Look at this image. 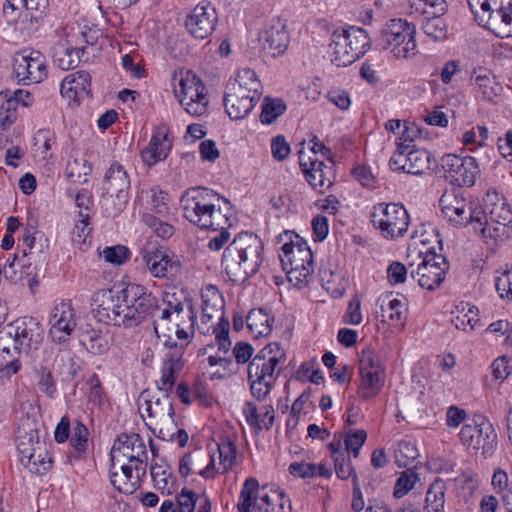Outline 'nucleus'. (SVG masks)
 Masks as SVG:
<instances>
[{
    "label": "nucleus",
    "instance_id": "72a5a7b5",
    "mask_svg": "<svg viewBox=\"0 0 512 512\" xmlns=\"http://www.w3.org/2000/svg\"><path fill=\"white\" fill-rule=\"evenodd\" d=\"M471 82L477 92L483 100L498 103L503 87L497 82L496 77L492 72L484 67H478L473 70L470 77Z\"/></svg>",
    "mask_w": 512,
    "mask_h": 512
},
{
    "label": "nucleus",
    "instance_id": "c9c22d12",
    "mask_svg": "<svg viewBox=\"0 0 512 512\" xmlns=\"http://www.w3.org/2000/svg\"><path fill=\"white\" fill-rule=\"evenodd\" d=\"M4 274L13 281H19L23 285L29 286L32 292L38 285L35 267L28 262L26 249L20 259L16 255L12 259L8 258L4 266Z\"/></svg>",
    "mask_w": 512,
    "mask_h": 512
},
{
    "label": "nucleus",
    "instance_id": "de8ad7c7",
    "mask_svg": "<svg viewBox=\"0 0 512 512\" xmlns=\"http://www.w3.org/2000/svg\"><path fill=\"white\" fill-rule=\"evenodd\" d=\"M398 467H415L419 451L415 441L404 439L398 442L394 453Z\"/></svg>",
    "mask_w": 512,
    "mask_h": 512
},
{
    "label": "nucleus",
    "instance_id": "ddd939ff",
    "mask_svg": "<svg viewBox=\"0 0 512 512\" xmlns=\"http://www.w3.org/2000/svg\"><path fill=\"white\" fill-rule=\"evenodd\" d=\"M103 205L113 216L122 212L129 201L130 178L119 162H112L104 174L102 184Z\"/></svg>",
    "mask_w": 512,
    "mask_h": 512
},
{
    "label": "nucleus",
    "instance_id": "f8f14e48",
    "mask_svg": "<svg viewBox=\"0 0 512 512\" xmlns=\"http://www.w3.org/2000/svg\"><path fill=\"white\" fill-rule=\"evenodd\" d=\"M416 28L403 19H391L381 30L379 45L397 59H408L417 53Z\"/></svg>",
    "mask_w": 512,
    "mask_h": 512
},
{
    "label": "nucleus",
    "instance_id": "5fc2aeb1",
    "mask_svg": "<svg viewBox=\"0 0 512 512\" xmlns=\"http://www.w3.org/2000/svg\"><path fill=\"white\" fill-rule=\"evenodd\" d=\"M422 30L426 36L434 41H440L447 36V25L441 15H432L422 23Z\"/></svg>",
    "mask_w": 512,
    "mask_h": 512
},
{
    "label": "nucleus",
    "instance_id": "2f4dec72",
    "mask_svg": "<svg viewBox=\"0 0 512 512\" xmlns=\"http://www.w3.org/2000/svg\"><path fill=\"white\" fill-rule=\"evenodd\" d=\"M259 41L263 51L275 57L287 50L290 36L285 24L276 20L260 33Z\"/></svg>",
    "mask_w": 512,
    "mask_h": 512
},
{
    "label": "nucleus",
    "instance_id": "58836bf2",
    "mask_svg": "<svg viewBox=\"0 0 512 512\" xmlns=\"http://www.w3.org/2000/svg\"><path fill=\"white\" fill-rule=\"evenodd\" d=\"M242 412L247 423L258 430H269L274 424L275 410L271 404L257 407L254 403L246 401Z\"/></svg>",
    "mask_w": 512,
    "mask_h": 512
},
{
    "label": "nucleus",
    "instance_id": "aec40b11",
    "mask_svg": "<svg viewBox=\"0 0 512 512\" xmlns=\"http://www.w3.org/2000/svg\"><path fill=\"white\" fill-rule=\"evenodd\" d=\"M78 318L70 301L60 300L53 304L48 317V336L54 344L68 342L77 327Z\"/></svg>",
    "mask_w": 512,
    "mask_h": 512
},
{
    "label": "nucleus",
    "instance_id": "e2e57ef3",
    "mask_svg": "<svg viewBox=\"0 0 512 512\" xmlns=\"http://www.w3.org/2000/svg\"><path fill=\"white\" fill-rule=\"evenodd\" d=\"M495 288L501 298L512 301V271H497Z\"/></svg>",
    "mask_w": 512,
    "mask_h": 512
},
{
    "label": "nucleus",
    "instance_id": "338daca9",
    "mask_svg": "<svg viewBox=\"0 0 512 512\" xmlns=\"http://www.w3.org/2000/svg\"><path fill=\"white\" fill-rule=\"evenodd\" d=\"M35 146L41 150L43 158L51 157L50 150L55 144V135L49 130H39L35 136Z\"/></svg>",
    "mask_w": 512,
    "mask_h": 512
},
{
    "label": "nucleus",
    "instance_id": "9d476101",
    "mask_svg": "<svg viewBox=\"0 0 512 512\" xmlns=\"http://www.w3.org/2000/svg\"><path fill=\"white\" fill-rule=\"evenodd\" d=\"M178 373H173L171 375V385L164 383V362L162 363L161 368V378L159 390L163 393L162 398H151L144 399L143 402L139 404V411L144 419H148V425L153 427V430H158L159 434H164V431L170 432L175 424V413L172 402L169 398V393L172 391L173 386L175 385L176 375Z\"/></svg>",
    "mask_w": 512,
    "mask_h": 512
},
{
    "label": "nucleus",
    "instance_id": "20e7f679",
    "mask_svg": "<svg viewBox=\"0 0 512 512\" xmlns=\"http://www.w3.org/2000/svg\"><path fill=\"white\" fill-rule=\"evenodd\" d=\"M264 245L261 238L252 232H241L226 246V275L233 282L237 276L243 280L255 274L263 262Z\"/></svg>",
    "mask_w": 512,
    "mask_h": 512
},
{
    "label": "nucleus",
    "instance_id": "a878e982",
    "mask_svg": "<svg viewBox=\"0 0 512 512\" xmlns=\"http://www.w3.org/2000/svg\"><path fill=\"white\" fill-rule=\"evenodd\" d=\"M431 155L424 149L409 150V145L400 144L389 160L393 171H403L413 175H421L430 169Z\"/></svg>",
    "mask_w": 512,
    "mask_h": 512
},
{
    "label": "nucleus",
    "instance_id": "f3484780",
    "mask_svg": "<svg viewBox=\"0 0 512 512\" xmlns=\"http://www.w3.org/2000/svg\"><path fill=\"white\" fill-rule=\"evenodd\" d=\"M421 262L416 269H411L410 275L416 279L419 286L423 289L433 291L440 287L445 280L446 274L450 268L446 257L428 250L424 255H419Z\"/></svg>",
    "mask_w": 512,
    "mask_h": 512
},
{
    "label": "nucleus",
    "instance_id": "39448f33",
    "mask_svg": "<svg viewBox=\"0 0 512 512\" xmlns=\"http://www.w3.org/2000/svg\"><path fill=\"white\" fill-rule=\"evenodd\" d=\"M279 240H287L281 247L279 258L288 280L298 288L308 285L314 271L310 247L302 237L290 231L280 235Z\"/></svg>",
    "mask_w": 512,
    "mask_h": 512
},
{
    "label": "nucleus",
    "instance_id": "f257e3e1",
    "mask_svg": "<svg viewBox=\"0 0 512 512\" xmlns=\"http://www.w3.org/2000/svg\"><path fill=\"white\" fill-rule=\"evenodd\" d=\"M164 308L153 322L154 332L162 343L164 353V383L171 385V375L180 373L186 364L185 353L194 336V314L175 294L165 293Z\"/></svg>",
    "mask_w": 512,
    "mask_h": 512
},
{
    "label": "nucleus",
    "instance_id": "393cba45",
    "mask_svg": "<svg viewBox=\"0 0 512 512\" xmlns=\"http://www.w3.org/2000/svg\"><path fill=\"white\" fill-rule=\"evenodd\" d=\"M147 450L139 434H121L115 440L111 450V462L133 464L146 467Z\"/></svg>",
    "mask_w": 512,
    "mask_h": 512
},
{
    "label": "nucleus",
    "instance_id": "a19ab883",
    "mask_svg": "<svg viewBox=\"0 0 512 512\" xmlns=\"http://www.w3.org/2000/svg\"><path fill=\"white\" fill-rule=\"evenodd\" d=\"M84 47L73 46L71 42H58L53 51V61L60 69L67 71L76 68L81 62Z\"/></svg>",
    "mask_w": 512,
    "mask_h": 512
},
{
    "label": "nucleus",
    "instance_id": "cd10ccee",
    "mask_svg": "<svg viewBox=\"0 0 512 512\" xmlns=\"http://www.w3.org/2000/svg\"><path fill=\"white\" fill-rule=\"evenodd\" d=\"M217 22L216 9L211 2L203 0L187 16L185 25L193 37L204 39L214 31Z\"/></svg>",
    "mask_w": 512,
    "mask_h": 512
},
{
    "label": "nucleus",
    "instance_id": "2eb2a0df",
    "mask_svg": "<svg viewBox=\"0 0 512 512\" xmlns=\"http://www.w3.org/2000/svg\"><path fill=\"white\" fill-rule=\"evenodd\" d=\"M124 287L113 286L97 291L93 296L92 311L99 322L126 326Z\"/></svg>",
    "mask_w": 512,
    "mask_h": 512
},
{
    "label": "nucleus",
    "instance_id": "6e6d98bb",
    "mask_svg": "<svg viewBox=\"0 0 512 512\" xmlns=\"http://www.w3.org/2000/svg\"><path fill=\"white\" fill-rule=\"evenodd\" d=\"M334 466H335L336 475L340 479L346 480L349 477H352L353 492H354L355 495L357 493H360V486H359V482H358V477H357V474H356L354 468L351 465L349 455L335 457Z\"/></svg>",
    "mask_w": 512,
    "mask_h": 512
},
{
    "label": "nucleus",
    "instance_id": "4d7b16f0",
    "mask_svg": "<svg viewBox=\"0 0 512 512\" xmlns=\"http://www.w3.org/2000/svg\"><path fill=\"white\" fill-rule=\"evenodd\" d=\"M144 224L149 227L157 237L161 239H170L174 233L175 228L173 225L163 222L152 213H144L142 215Z\"/></svg>",
    "mask_w": 512,
    "mask_h": 512
},
{
    "label": "nucleus",
    "instance_id": "a18cd8bd",
    "mask_svg": "<svg viewBox=\"0 0 512 512\" xmlns=\"http://www.w3.org/2000/svg\"><path fill=\"white\" fill-rule=\"evenodd\" d=\"M150 474L156 489L162 494H171L174 490V481L170 467L162 461L161 463H154L150 467Z\"/></svg>",
    "mask_w": 512,
    "mask_h": 512
},
{
    "label": "nucleus",
    "instance_id": "680f3d73",
    "mask_svg": "<svg viewBox=\"0 0 512 512\" xmlns=\"http://www.w3.org/2000/svg\"><path fill=\"white\" fill-rule=\"evenodd\" d=\"M89 432L87 427L80 421H76L70 437L71 446L79 453L87 448Z\"/></svg>",
    "mask_w": 512,
    "mask_h": 512
},
{
    "label": "nucleus",
    "instance_id": "ea45409f",
    "mask_svg": "<svg viewBox=\"0 0 512 512\" xmlns=\"http://www.w3.org/2000/svg\"><path fill=\"white\" fill-rule=\"evenodd\" d=\"M274 321L271 309L265 307L254 308L246 316L247 327L256 338L268 336Z\"/></svg>",
    "mask_w": 512,
    "mask_h": 512
},
{
    "label": "nucleus",
    "instance_id": "473e14b6",
    "mask_svg": "<svg viewBox=\"0 0 512 512\" xmlns=\"http://www.w3.org/2000/svg\"><path fill=\"white\" fill-rule=\"evenodd\" d=\"M245 96L253 99H260L262 94V85L256 73L244 68L237 72L234 78H230L226 83V94Z\"/></svg>",
    "mask_w": 512,
    "mask_h": 512
},
{
    "label": "nucleus",
    "instance_id": "1a4fd4ad",
    "mask_svg": "<svg viewBox=\"0 0 512 512\" xmlns=\"http://www.w3.org/2000/svg\"><path fill=\"white\" fill-rule=\"evenodd\" d=\"M371 46L367 32L355 26H350L332 35L331 62L338 67H347L362 57Z\"/></svg>",
    "mask_w": 512,
    "mask_h": 512
},
{
    "label": "nucleus",
    "instance_id": "4be33fe9",
    "mask_svg": "<svg viewBox=\"0 0 512 512\" xmlns=\"http://www.w3.org/2000/svg\"><path fill=\"white\" fill-rule=\"evenodd\" d=\"M299 164L308 183L313 189L325 193L335 179L334 161L325 162L319 158H312L303 150L299 151Z\"/></svg>",
    "mask_w": 512,
    "mask_h": 512
},
{
    "label": "nucleus",
    "instance_id": "69168bd1",
    "mask_svg": "<svg viewBox=\"0 0 512 512\" xmlns=\"http://www.w3.org/2000/svg\"><path fill=\"white\" fill-rule=\"evenodd\" d=\"M367 434L364 430H356L351 434L346 435L344 444L346 454L351 452L356 458L363 444L365 443Z\"/></svg>",
    "mask_w": 512,
    "mask_h": 512
},
{
    "label": "nucleus",
    "instance_id": "49530a36",
    "mask_svg": "<svg viewBox=\"0 0 512 512\" xmlns=\"http://www.w3.org/2000/svg\"><path fill=\"white\" fill-rule=\"evenodd\" d=\"M446 483L440 478L432 482L426 493V512H443L445 505Z\"/></svg>",
    "mask_w": 512,
    "mask_h": 512
},
{
    "label": "nucleus",
    "instance_id": "3c124183",
    "mask_svg": "<svg viewBox=\"0 0 512 512\" xmlns=\"http://www.w3.org/2000/svg\"><path fill=\"white\" fill-rule=\"evenodd\" d=\"M90 214L79 210L78 219L72 231V241L80 249L88 243L91 238V227H89Z\"/></svg>",
    "mask_w": 512,
    "mask_h": 512
},
{
    "label": "nucleus",
    "instance_id": "6e6552de",
    "mask_svg": "<svg viewBox=\"0 0 512 512\" xmlns=\"http://www.w3.org/2000/svg\"><path fill=\"white\" fill-rule=\"evenodd\" d=\"M479 25L499 38L512 37V0H467Z\"/></svg>",
    "mask_w": 512,
    "mask_h": 512
},
{
    "label": "nucleus",
    "instance_id": "c756f323",
    "mask_svg": "<svg viewBox=\"0 0 512 512\" xmlns=\"http://www.w3.org/2000/svg\"><path fill=\"white\" fill-rule=\"evenodd\" d=\"M179 471L183 477L199 474L205 479L213 478L217 474L216 457L202 450L187 453L180 460Z\"/></svg>",
    "mask_w": 512,
    "mask_h": 512
},
{
    "label": "nucleus",
    "instance_id": "dca6fc26",
    "mask_svg": "<svg viewBox=\"0 0 512 512\" xmlns=\"http://www.w3.org/2000/svg\"><path fill=\"white\" fill-rule=\"evenodd\" d=\"M373 226L380 230L385 238L403 236L409 226V215L402 204L378 203L371 213Z\"/></svg>",
    "mask_w": 512,
    "mask_h": 512
},
{
    "label": "nucleus",
    "instance_id": "0e129e2a",
    "mask_svg": "<svg viewBox=\"0 0 512 512\" xmlns=\"http://www.w3.org/2000/svg\"><path fill=\"white\" fill-rule=\"evenodd\" d=\"M477 312V308L475 306H471L468 308L467 313L455 316L452 322L457 329H461L463 331L474 330L479 322Z\"/></svg>",
    "mask_w": 512,
    "mask_h": 512
},
{
    "label": "nucleus",
    "instance_id": "bf43d9fd",
    "mask_svg": "<svg viewBox=\"0 0 512 512\" xmlns=\"http://www.w3.org/2000/svg\"><path fill=\"white\" fill-rule=\"evenodd\" d=\"M418 481L419 475L414 470L408 468L403 471L395 483L394 496L398 499L404 497Z\"/></svg>",
    "mask_w": 512,
    "mask_h": 512
},
{
    "label": "nucleus",
    "instance_id": "052dcab7",
    "mask_svg": "<svg viewBox=\"0 0 512 512\" xmlns=\"http://www.w3.org/2000/svg\"><path fill=\"white\" fill-rule=\"evenodd\" d=\"M87 350L93 354H103L110 348V342L107 335L92 331L88 333L87 338L83 340Z\"/></svg>",
    "mask_w": 512,
    "mask_h": 512
},
{
    "label": "nucleus",
    "instance_id": "6ab92c4d",
    "mask_svg": "<svg viewBox=\"0 0 512 512\" xmlns=\"http://www.w3.org/2000/svg\"><path fill=\"white\" fill-rule=\"evenodd\" d=\"M460 440L464 446L475 452H481L484 457L491 456L497 448V433L492 423L480 418L472 424L462 426Z\"/></svg>",
    "mask_w": 512,
    "mask_h": 512
},
{
    "label": "nucleus",
    "instance_id": "864d4df0",
    "mask_svg": "<svg viewBox=\"0 0 512 512\" xmlns=\"http://www.w3.org/2000/svg\"><path fill=\"white\" fill-rule=\"evenodd\" d=\"M224 336L218 339L215 336V343L206 344L202 354L207 356V365L204 368H224Z\"/></svg>",
    "mask_w": 512,
    "mask_h": 512
},
{
    "label": "nucleus",
    "instance_id": "f704fd0d",
    "mask_svg": "<svg viewBox=\"0 0 512 512\" xmlns=\"http://www.w3.org/2000/svg\"><path fill=\"white\" fill-rule=\"evenodd\" d=\"M172 142L168 137V132L164 127H158L148 145L141 151V158L144 164L151 167L156 163L167 158Z\"/></svg>",
    "mask_w": 512,
    "mask_h": 512
},
{
    "label": "nucleus",
    "instance_id": "c85d7f7f",
    "mask_svg": "<svg viewBox=\"0 0 512 512\" xmlns=\"http://www.w3.org/2000/svg\"><path fill=\"white\" fill-rule=\"evenodd\" d=\"M146 473V467L133 464L111 462L110 480L115 489L124 494L134 493L140 486L141 477Z\"/></svg>",
    "mask_w": 512,
    "mask_h": 512
},
{
    "label": "nucleus",
    "instance_id": "13d9d810",
    "mask_svg": "<svg viewBox=\"0 0 512 512\" xmlns=\"http://www.w3.org/2000/svg\"><path fill=\"white\" fill-rule=\"evenodd\" d=\"M285 110L286 104L282 99L266 97L262 105L261 122L271 124L277 117L282 115Z\"/></svg>",
    "mask_w": 512,
    "mask_h": 512
},
{
    "label": "nucleus",
    "instance_id": "c03bdc74",
    "mask_svg": "<svg viewBox=\"0 0 512 512\" xmlns=\"http://www.w3.org/2000/svg\"><path fill=\"white\" fill-rule=\"evenodd\" d=\"M258 101V99H253V97H238L234 92L232 94H226V114H228L232 120L243 119L249 115Z\"/></svg>",
    "mask_w": 512,
    "mask_h": 512
},
{
    "label": "nucleus",
    "instance_id": "a211bd4d",
    "mask_svg": "<svg viewBox=\"0 0 512 512\" xmlns=\"http://www.w3.org/2000/svg\"><path fill=\"white\" fill-rule=\"evenodd\" d=\"M126 327L139 324L146 316L159 310L155 296L139 284H128L124 287Z\"/></svg>",
    "mask_w": 512,
    "mask_h": 512
},
{
    "label": "nucleus",
    "instance_id": "603ef678",
    "mask_svg": "<svg viewBox=\"0 0 512 512\" xmlns=\"http://www.w3.org/2000/svg\"><path fill=\"white\" fill-rule=\"evenodd\" d=\"M358 371L386 374L385 366L380 356L370 347H365L361 350Z\"/></svg>",
    "mask_w": 512,
    "mask_h": 512
},
{
    "label": "nucleus",
    "instance_id": "7c9ffc66",
    "mask_svg": "<svg viewBox=\"0 0 512 512\" xmlns=\"http://www.w3.org/2000/svg\"><path fill=\"white\" fill-rule=\"evenodd\" d=\"M142 259L156 278H164L169 272H177L180 268L178 258L163 247L143 250Z\"/></svg>",
    "mask_w": 512,
    "mask_h": 512
},
{
    "label": "nucleus",
    "instance_id": "412c9836",
    "mask_svg": "<svg viewBox=\"0 0 512 512\" xmlns=\"http://www.w3.org/2000/svg\"><path fill=\"white\" fill-rule=\"evenodd\" d=\"M13 75L18 82L36 84L47 78L45 56L39 51H22L13 58Z\"/></svg>",
    "mask_w": 512,
    "mask_h": 512
},
{
    "label": "nucleus",
    "instance_id": "774afa93",
    "mask_svg": "<svg viewBox=\"0 0 512 512\" xmlns=\"http://www.w3.org/2000/svg\"><path fill=\"white\" fill-rule=\"evenodd\" d=\"M198 496L191 490L183 488L177 496V507L179 512H194Z\"/></svg>",
    "mask_w": 512,
    "mask_h": 512
},
{
    "label": "nucleus",
    "instance_id": "8fccbe9b",
    "mask_svg": "<svg viewBox=\"0 0 512 512\" xmlns=\"http://www.w3.org/2000/svg\"><path fill=\"white\" fill-rule=\"evenodd\" d=\"M146 196L148 198L147 208L151 212L160 216L168 214L169 195L167 192L163 191L159 187H153L146 191Z\"/></svg>",
    "mask_w": 512,
    "mask_h": 512
},
{
    "label": "nucleus",
    "instance_id": "bb28decb",
    "mask_svg": "<svg viewBox=\"0 0 512 512\" xmlns=\"http://www.w3.org/2000/svg\"><path fill=\"white\" fill-rule=\"evenodd\" d=\"M443 217L454 226L476 224L477 209L472 210L470 203L455 192H445L440 199Z\"/></svg>",
    "mask_w": 512,
    "mask_h": 512
},
{
    "label": "nucleus",
    "instance_id": "b1692460",
    "mask_svg": "<svg viewBox=\"0 0 512 512\" xmlns=\"http://www.w3.org/2000/svg\"><path fill=\"white\" fill-rule=\"evenodd\" d=\"M14 336V352L28 353L37 349L43 339V329L35 318L22 317L9 324V335Z\"/></svg>",
    "mask_w": 512,
    "mask_h": 512
},
{
    "label": "nucleus",
    "instance_id": "5701e85b",
    "mask_svg": "<svg viewBox=\"0 0 512 512\" xmlns=\"http://www.w3.org/2000/svg\"><path fill=\"white\" fill-rule=\"evenodd\" d=\"M441 167L446 178L458 186H472L480 173L478 163L474 157H461L455 154H446L441 158Z\"/></svg>",
    "mask_w": 512,
    "mask_h": 512
},
{
    "label": "nucleus",
    "instance_id": "e433bc0d",
    "mask_svg": "<svg viewBox=\"0 0 512 512\" xmlns=\"http://www.w3.org/2000/svg\"><path fill=\"white\" fill-rule=\"evenodd\" d=\"M61 95L71 101H79L91 96V76L87 71L79 70L67 75L61 82Z\"/></svg>",
    "mask_w": 512,
    "mask_h": 512
},
{
    "label": "nucleus",
    "instance_id": "4468645a",
    "mask_svg": "<svg viewBox=\"0 0 512 512\" xmlns=\"http://www.w3.org/2000/svg\"><path fill=\"white\" fill-rule=\"evenodd\" d=\"M201 298L199 330L204 335H215L220 339L224 335V296L216 285L207 284L201 290Z\"/></svg>",
    "mask_w": 512,
    "mask_h": 512
},
{
    "label": "nucleus",
    "instance_id": "4c0bfd02",
    "mask_svg": "<svg viewBox=\"0 0 512 512\" xmlns=\"http://www.w3.org/2000/svg\"><path fill=\"white\" fill-rule=\"evenodd\" d=\"M16 448L19 456L33 452L35 446H42L45 443L40 441L37 423L30 418L21 420L16 432Z\"/></svg>",
    "mask_w": 512,
    "mask_h": 512
},
{
    "label": "nucleus",
    "instance_id": "423d86ee",
    "mask_svg": "<svg viewBox=\"0 0 512 512\" xmlns=\"http://www.w3.org/2000/svg\"><path fill=\"white\" fill-rule=\"evenodd\" d=\"M512 223V208L508 201L496 190H488L483 205L477 209L475 229H479L483 238L498 239L508 237Z\"/></svg>",
    "mask_w": 512,
    "mask_h": 512
},
{
    "label": "nucleus",
    "instance_id": "0eeeda50",
    "mask_svg": "<svg viewBox=\"0 0 512 512\" xmlns=\"http://www.w3.org/2000/svg\"><path fill=\"white\" fill-rule=\"evenodd\" d=\"M173 93L181 107L191 116L199 117L208 111V90L193 71L180 69L172 76Z\"/></svg>",
    "mask_w": 512,
    "mask_h": 512
},
{
    "label": "nucleus",
    "instance_id": "f03ea898",
    "mask_svg": "<svg viewBox=\"0 0 512 512\" xmlns=\"http://www.w3.org/2000/svg\"><path fill=\"white\" fill-rule=\"evenodd\" d=\"M286 353L276 342L262 348L248 365L250 391L258 401H264L281 372Z\"/></svg>",
    "mask_w": 512,
    "mask_h": 512
},
{
    "label": "nucleus",
    "instance_id": "09e8293b",
    "mask_svg": "<svg viewBox=\"0 0 512 512\" xmlns=\"http://www.w3.org/2000/svg\"><path fill=\"white\" fill-rule=\"evenodd\" d=\"M392 293L382 295L379 298V301H381V309L384 311V305L387 302V310L389 311L388 318L390 321H392L394 324H399L401 326H404L406 315H407V303L403 300L393 298L389 299L391 297Z\"/></svg>",
    "mask_w": 512,
    "mask_h": 512
},
{
    "label": "nucleus",
    "instance_id": "79ce46f5",
    "mask_svg": "<svg viewBox=\"0 0 512 512\" xmlns=\"http://www.w3.org/2000/svg\"><path fill=\"white\" fill-rule=\"evenodd\" d=\"M31 453L19 457L21 464L31 473L43 474L52 466V458L46 448V445L35 446Z\"/></svg>",
    "mask_w": 512,
    "mask_h": 512
},
{
    "label": "nucleus",
    "instance_id": "9b49d317",
    "mask_svg": "<svg viewBox=\"0 0 512 512\" xmlns=\"http://www.w3.org/2000/svg\"><path fill=\"white\" fill-rule=\"evenodd\" d=\"M290 505V500L285 498L283 491L274 490L268 486L259 487L254 478H249L240 493L238 503L239 512H275Z\"/></svg>",
    "mask_w": 512,
    "mask_h": 512
},
{
    "label": "nucleus",
    "instance_id": "7ed1b4c3",
    "mask_svg": "<svg viewBox=\"0 0 512 512\" xmlns=\"http://www.w3.org/2000/svg\"><path fill=\"white\" fill-rule=\"evenodd\" d=\"M221 195L204 187H192L180 198L183 216L200 229L216 231L222 223Z\"/></svg>",
    "mask_w": 512,
    "mask_h": 512
},
{
    "label": "nucleus",
    "instance_id": "37998d69",
    "mask_svg": "<svg viewBox=\"0 0 512 512\" xmlns=\"http://www.w3.org/2000/svg\"><path fill=\"white\" fill-rule=\"evenodd\" d=\"M360 380L358 395L364 400H370L378 396L385 384V375L377 372L358 371Z\"/></svg>",
    "mask_w": 512,
    "mask_h": 512
}]
</instances>
